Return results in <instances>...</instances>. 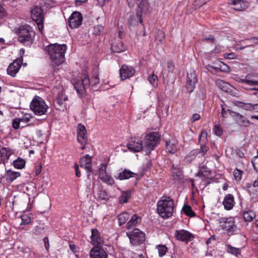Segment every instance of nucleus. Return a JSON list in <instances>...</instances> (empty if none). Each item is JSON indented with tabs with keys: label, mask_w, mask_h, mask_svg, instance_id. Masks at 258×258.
Listing matches in <instances>:
<instances>
[{
	"label": "nucleus",
	"mask_w": 258,
	"mask_h": 258,
	"mask_svg": "<svg viewBox=\"0 0 258 258\" xmlns=\"http://www.w3.org/2000/svg\"><path fill=\"white\" fill-rule=\"evenodd\" d=\"M90 238L92 244L95 246H101L103 244V238L101 237L100 232L96 228L91 229Z\"/></svg>",
	"instance_id": "ddd939ff"
},
{
	"label": "nucleus",
	"mask_w": 258,
	"mask_h": 258,
	"mask_svg": "<svg viewBox=\"0 0 258 258\" xmlns=\"http://www.w3.org/2000/svg\"><path fill=\"white\" fill-rule=\"evenodd\" d=\"M219 223L222 228L226 231L229 236L236 234L239 232V229L235 224L234 219L232 217L221 218L219 220Z\"/></svg>",
	"instance_id": "423d86ee"
},
{
	"label": "nucleus",
	"mask_w": 258,
	"mask_h": 258,
	"mask_svg": "<svg viewBox=\"0 0 258 258\" xmlns=\"http://www.w3.org/2000/svg\"><path fill=\"white\" fill-rule=\"evenodd\" d=\"M165 37V33L164 32L160 30H157L156 32L155 41L158 44L161 43L162 40Z\"/></svg>",
	"instance_id": "49530a36"
},
{
	"label": "nucleus",
	"mask_w": 258,
	"mask_h": 258,
	"mask_svg": "<svg viewBox=\"0 0 258 258\" xmlns=\"http://www.w3.org/2000/svg\"><path fill=\"white\" fill-rule=\"evenodd\" d=\"M74 167V169L75 170V172H76L75 174H76V176L80 177V176H81V172L79 171V166H78V165L77 164V163H75Z\"/></svg>",
	"instance_id": "69168bd1"
},
{
	"label": "nucleus",
	"mask_w": 258,
	"mask_h": 258,
	"mask_svg": "<svg viewBox=\"0 0 258 258\" xmlns=\"http://www.w3.org/2000/svg\"><path fill=\"white\" fill-rule=\"evenodd\" d=\"M21 219H22V222L20 224V225H27L29 223H30L31 222L30 217L26 215L22 216Z\"/></svg>",
	"instance_id": "864d4df0"
},
{
	"label": "nucleus",
	"mask_w": 258,
	"mask_h": 258,
	"mask_svg": "<svg viewBox=\"0 0 258 258\" xmlns=\"http://www.w3.org/2000/svg\"><path fill=\"white\" fill-rule=\"evenodd\" d=\"M141 220V218L137 215H134L131 220L127 223L126 228L127 229H130L135 226L137 223L140 222Z\"/></svg>",
	"instance_id": "c756f323"
},
{
	"label": "nucleus",
	"mask_w": 258,
	"mask_h": 258,
	"mask_svg": "<svg viewBox=\"0 0 258 258\" xmlns=\"http://www.w3.org/2000/svg\"><path fill=\"white\" fill-rule=\"evenodd\" d=\"M201 118V116L198 113H195L192 115V117H191V121L192 122L199 120Z\"/></svg>",
	"instance_id": "0e129e2a"
},
{
	"label": "nucleus",
	"mask_w": 258,
	"mask_h": 258,
	"mask_svg": "<svg viewBox=\"0 0 258 258\" xmlns=\"http://www.w3.org/2000/svg\"><path fill=\"white\" fill-rule=\"evenodd\" d=\"M148 81L153 88H155L157 86L158 78L154 74H152L148 76Z\"/></svg>",
	"instance_id": "37998d69"
},
{
	"label": "nucleus",
	"mask_w": 258,
	"mask_h": 258,
	"mask_svg": "<svg viewBox=\"0 0 258 258\" xmlns=\"http://www.w3.org/2000/svg\"><path fill=\"white\" fill-rule=\"evenodd\" d=\"M100 178L103 182L108 184L112 185L114 184V179L107 173H105L103 174L101 173Z\"/></svg>",
	"instance_id": "f704fd0d"
},
{
	"label": "nucleus",
	"mask_w": 258,
	"mask_h": 258,
	"mask_svg": "<svg viewBox=\"0 0 258 258\" xmlns=\"http://www.w3.org/2000/svg\"><path fill=\"white\" fill-rule=\"evenodd\" d=\"M198 82L197 75L195 72L187 73V85L190 86V92H192L195 87V85Z\"/></svg>",
	"instance_id": "bb28decb"
},
{
	"label": "nucleus",
	"mask_w": 258,
	"mask_h": 258,
	"mask_svg": "<svg viewBox=\"0 0 258 258\" xmlns=\"http://www.w3.org/2000/svg\"><path fill=\"white\" fill-rule=\"evenodd\" d=\"M228 113L234 118L235 123L241 127H248L251 123L244 116L237 112H234L230 109H227Z\"/></svg>",
	"instance_id": "9d476101"
},
{
	"label": "nucleus",
	"mask_w": 258,
	"mask_h": 258,
	"mask_svg": "<svg viewBox=\"0 0 258 258\" xmlns=\"http://www.w3.org/2000/svg\"><path fill=\"white\" fill-rule=\"evenodd\" d=\"M156 248L160 257L164 256L167 251V248L165 245H158L156 246Z\"/></svg>",
	"instance_id": "09e8293b"
},
{
	"label": "nucleus",
	"mask_w": 258,
	"mask_h": 258,
	"mask_svg": "<svg viewBox=\"0 0 258 258\" xmlns=\"http://www.w3.org/2000/svg\"><path fill=\"white\" fill-rule=\"evenodd\" d=\"M224 57L229 59H235L236 58V55L233 52L226 53L224 54Z\"/></svg>",
	"instance_id": "13d9d810"
},
{
	"label": "nucleus",
	"mask_w": 258,
	"mask_h": 258,
	"mask_svg": "<svg viewBox=\"0 0 258 258\" xmlns=\"http://www.w3.org/2000/svg\"><path fill=\"white\" fill-rule=\"evenodd\" d=\"M243 171L236 168L233 171V175L236 180H240L241 179Z\"/></svg>",
	"instance_id": "8fccbe9b"
},
{
	"label": "nucleus",
	"mask_w": 258,
	"mask_h": 258,
	"mask_svg": "<svg viewBox=\"0 0 258 258\" xmlns=\"http://www.w3.org/2000/svg\"><path fill=\"white\" fill-rule=\"evenodd\" d=\"M97 198L100 200H105L107 198V195L105 191L100 190Z\"/></svg>",
	"instance_id": "6e6d98bb"
},
{
	"label": "nucleus",
	"mask_w": 258,
	"mask_h": 258,
	"mask_svg": "<svg viewBox=\"0 0 258 258\" xmlns=\"http://www.w3.org/2000/svg\"><path fill=\"white\" fill-rule=\"evenodd\" d=\"M221 62L222 61H221L219 60H216L213 62V65L214 66V70L215 71L220 70V68H221Z\"/></svg>",
	"instance_id": "680f3d73"
},
{
	"label": "nucleus",
	"mask_w": 258,
	"mask_h": 258,
	"mask_svg": "<svg viewBox=\"0 0 258 258\" xmlns=\"http://www.w3.org/2000/svg\"><path fill=\"white\" fill-rule=\"evenodd\" d=\"M18 40L25 45H31L33 41L35 33L33 28L29 25L21 26L17 30Z\"/></svg>",
	"instance_id": "20e7f679"
},
{
	"label": "nucleus",
	"mask_w": 258,
	"mask_h": 258,
	"mask_svg": "<svg viewBox=\"0 0 258 258\" xmlns=\"http://www.w3.org/2000/svg\"><path fill=\"white\" fill-rule=\"evenodd\" d=\"M197 175L202 178L201 184L204 187L208 186L214 181L211 171L206 166H203L200 167Z\"/></svg>",
	"instance_id": "6e6552de"
},
{
	"label": "nucleus",
	"mask_w": 258,
	"mask_h": 258,
	"mask_svg": "<svg viewBox=\"0 0 258 258\" xmlns=\"http://www.w3.org/2000/svg\"><path fill=\"white\" fill-rule=\"evenodd\" d=\"M21 174L19 172L13 171L11 169L7 171L6 179L10 182L13 181L17 177L20 176Z\"/></svg>",
	"instance_id": "473e14b6"
},
{
	"label": "nucleus",
	"mask_w": 258,
	"mask_h": 258,
	"mask_svg": "<svg viewBox=\"0 0 258 258\" xmlns=\"http://www.w3.org/2000/svg\"><path fill=\"white\" fill-rule=\"evenodd\" d=\"M30 109L36 115H42L45 114L47 111L48 106L45 101L40 97L35 96L30 105Z\"/></svg>",
	"instance_id": "39448f33"
},
{
	"label": "nucleus",
	"mask_w": 258,
	"mask_h": 258,
	"mask_svg": "<svg viewBox=\"0 0 258 258\" xmlns=\"http://www.w3.org/2000/svg\"><path fill=\"white\" fill-rule=\"evenodd\" d=\"M172 174L173 176L175 179L179 180L182 177V171L179 167H174V165L172 166Z\"/></svg>",
	"instance_id": "a19ab883"
},
{
	"label": "nucleus",
	"mask_w": 258,
	"mask_h": 258,
	"mask_svg": "<svg viewBox=\"0 0 258 258\" xmlns=\"http://www.w3.org/2000/svg\"><path fill=\"white\" fill-rule=\"evenodd\" d=\"M166 148L168 152L171 154L175 153L177 151V147L175 142L171 140H168L166 142Z\"/></svg>",
	"instance_id": "e433bc0d"
},
{
	"label": "nucleus",
	"mask_w": 258,
	"mask_h": 258,
	"mask_svg": "<svg viewBox=\"0 0 258 258\" xmlns=\"http://www.w3.org/2000/svg\"><path fill=\"white\" fill-rule=\"evenodd\" d=\"M229 67L227 64H226L225 63L222 61L221 64V68L219 71L223 72H227L229 71Z\"/></svg>",
	"instance_id": "bf43d9fd"
},
{
	"label": "nucleus",
	"mask_w": 258,
	"mask_h": 258,
	"mask_svg": "<svg viewBox=\"0 0 258 258\" xmlns=\"http://www.w3.org/2000/svg\"><path fill=\"white\" fill-rule=\"evenodd\" d=\"M7 15L5 9L0 5V18H4Z\"/></svg>",
	"instance_id": "338daca9"
},
{
	"label": "nucleus",
	"mask_w": 258,
	"mask_h": 258,
	"mask_svg": "<svg viewBox=\"0 0 258 258\" xmlns=\"http://www.w3.org/2000/svg\"><path fill=\"white\" fill-rule=\"evenodd\" d=\"M251 163L253 167L254 170L258 172V155H256L252 158Z\"/></svg>",
	"instance_id": "5fc2aeb1"
},
{
	"label": "nucleus",
	"mask_w": 258,
	"mask_h": 258,
	"mask_svg": "<svg viewBox=\"0 0 258 258\" xmlns=\"http://www.w3.org/2000/svg\"><path fill=\"white\" fill-rule=\"evenodd\" d=\"M161 135L157 132L146 135V154H149L154 150L160 141Z\"/></svg>",
	"instance_id": "0eeeda50"
},
{
	"label": "nucleus",
	"mask_w": 258,
	"mask_h": 258,
	"mask_svg": "<svg viewBox=\"0 0 258 258\" xmlns=\"http://www.w3.org/2000/svg\"><path fill=\"white\" fill-rule=\"evenodd\" d=\"M235 204L234 196L232 194L226 195L223 201L224 209L226 210H230L234 207Z\"/></svg>",
	"instance_id": "393cba45"
},
{
	"label": "nucleus",
	"mask_w": 258,
	"mask_h": 258,
	"mask_svg": "<svg viewBox=\"0 0 258 258\" xmlns=\"http://www.w3.org/2000/svg\"><path fill=\"white\" fill-rule=\"evenodd\" d=\"M126 147L128 149L132 152H138L143 148L142 141L138 138H132Z\"/></svg>",
	"instance_id": "2eb2a0df"
},
{
	"label": "nucleus",
	"mask_w": 258,
	"mask_h": 258,
	"mask_svg": "<svg viewBox=\"0 0 258 258\" xmlns=\"http://www.w3.org/2000/svg\"><path fill=\"white\" fill-rule=\"evenodd\" d=\"M210 0H196L194 3V5L196 8H199Z\"/></svg>",
	"instance_id": "603ef678"
},
{
	"label": "nucleus",
	"mask_w": 258,
	"mask_h": 258,
	"mask_svg": "<svg viewBox=\"0 0 258 258\" xmlns=\"http://www.w3.org/2000/svg\"><path fill=\"white\" fill-rule=\"evenodd\" d=\"M175 236L177 240L186 242L190 241L194 238L190 232L184 230H176Z\"/></svg>",
	"instance_id": "4be33fe9"
},
{
	"label": "nucleus",
	"mask_w": 258,
	"mask_h": 258,
	"mask_svg": "<svg viewBox=\"0 0 258 258\" xmlns=\"http://www.w3.org/2000/svg\"><path fill=\"white\" fill-rule=\"evenodd\" d=\"M32 232L36 236L42 235L45 232V227L44 225L40 224L33 228Z\"/></svg>",
	"instance_id": "2f4dec72"
},
{
	"label": "nucleus",
	"mask_w": 258,
	"mask_h": 258,
	"mask_svg": "<svg viewBox=\"0 0 258 258\" xmlns=\"http://www.w3.org/2000/svg\"><path fill=\"white\" fill-rule=\"evenodd\" d=\"M31 17L32 19L37 23L40 31H42L43 28V12L41 8L35 7L31 11Z\"/></svg>",
	"instance_id": "1a4fd4ad"
},
{
	"label": "nucleus",
	"mask_w": 258,
	"mask_h": 258,
	"mask_svg": "<svg viewBox=\"0 0 258 258\" xmlns=\"http://www.w3.org/2000/svg\"><path fill=\"white\" fill-rule=\"evenodd\" d=\"M240 81L250 86L258 85V74H248L244 79H240Z\"/></svg>",
	"instance_id": "a878e982"
},
{
	"label": "nucleus",
	"mask_w": 258,
	"mask_h": 258,
	"mask_svg": "<svg viewBox=\"0 0 258 258\" xmlns=\"http://www.w3.org/2000/svg\"><path fill=\"white\" fill-rule=\"evenodd\" d=\"M99 83V78L97 76L92 77L91 80L86 74H83L81 79H74L72 84L76 89L78 94L82 97L85 94L86 89L92 86L95 88V86Z\"/></svg>",
	"instance_id": "f03ea898"
},
{
	"label": "nucleus",
	"mask_w": 258,
	"mask_h": 258,
	"mask_svg": "<svg viewBox=\"0 0 258 258\" xmlns=\"http://www.w3.org/2000/svg\"><path fill=\"white\" fill-rule=\"evenodd\" d=\"M227 249L226 251L228 253L233 254L235 256H238L240 254V249L236 248L230 244L226 245Z\"/></svg>",
	"instance_id": "79ce46f5"
},
{
	"label": "nucleus",
	"mask_w": 258,
	"mask_h": 258,
	"mask_svg": "<svg viewBox=\"0 0 258 258\" xmlns=\"http://www.w3.org/2000/svg\"><path fill=\"white\" fill-rule=\"evenodd\" d=\"M25 164V160L20 157H18L16 160H14L13 162V165L16 168L19 169H21L24 168Z\"/></svg>",
	"instance_id": "58836bf2"
},
{
	"label": "nucleus",
	"mask_w": 258,
	"mask_h": 258,
	"mask_svg": "<svg viewBox=\"0 0 258 258\" xmlns=\"http://www.w3.org/2000/svg\"><path fill=\"white\" fill-rule=\"evenodd\" d=\"M91 161V157L88 155L82 157L80 160L81 167L86 170L88 179L90 178V173L92 172Z\"/></svg>",
	"instance_id": "4468645a"
},
{
	"label": "nucleus",
	"mask_w": 258,
	"mask_h": 258,
	"mask_svg": "<svg viewBox=\"0 0 258 258\" xmlns=\"http://www.w3.org/2000/svg\"><path fill=\"white\" fill-rule=\"evenodd\" d=\"M126 234L131 242L140 244L145 240V234L138 228L134 229L132 232H127Z\"/></svg>",
	"instance_id": "9b49d317"
},
{
	"label": "nucleus",
	"mask_w": 258,
	"mask_h": 258,
	"mask_svg": "<svg viewBox=\"0 0 258 258\" xmlns=\"http://www.w3.org/2000/svg\"><path fill=\"white\" fill-rule=\"evenodd\" d=\"M137 174L130 171V170L124 169L122 171L118 172L114 175V178L120 180L128 179L131 177H135Z\"/></svg>",
	"instance_id": "b1692460"
},
{
	"label": "nucleus",
	"mask_w": 258,
	"mask_h": 258,
	"mask_svg": "<svg viewBox=\"0 0 258 258\" xmlns=\"http://www.w3.org/2000/svg\"><path fill=\"white\" fill-rule=\"evenodd\" d=\"M20 120L18 118L14 119L12 124L13 127L16 130L18 129L20 127Z\"/></svg>",
	"instance_id": "052dcab7"
},
{
	"label": "nucleus",
	"mask_w": 258,
	"mask_h": 258,
	"mask_svg": "<svg viewBox=\"0 0 258 258\" xmlns=\"http://www.w3.org/2000/svg\"><path fill=\"white\" fill-rule=\"evenodd\" d=\"M255 217V213L251 210L246 211L243 214V217L246 222H251Z\"/></svg>",
	"instance_id": "72a5a7b5"
},
{
	"label": "nucleus",
	"mask_w": 258,
	"mask_h": 258,
	"mask_svg": "<svg viewBox=\"0 0 258 258\" xmlns=\"http://www.w3.org/2000/svg\"><path fill=\"white\" fill-rule=\"evenodd\" d=\"M22 62L21 59L15 60L7 69L8 74L13 77H15L21 67Z\"/></svg>",
	"instance_id": "f3484780"
},
{
	"label": "nucleus",
	"mask_w": 258,
	"mask_h": 258,
	"mask_svg": "<svg viewBox=\"0 0 258 258\" xmlns=\"http://www.w3.org/2000/svg\"><path fill=\"white\" fill-rule=\"evenodd\" d=\"M68 100V96L59 93L53 102L54 106L56 110L63 111L66 108V104L64 102Z\"/></svg>",
	"instance_id": "dca6fc26"
},
{
	"label": "nucleus",
	"mask_w": 258,
	"mask_h": 258,
	"mask_svg": "<svg viewBox=\"0 0 258 258\" xmlns=\"http://www.w3.org/2000/svg\"><path fill=\"white\" fill-rule=\"evenodd\" d=\"M43 242L44 243L45 247L47 250H48L49 247V240L47 237H44L43 239Z\"/></svg>",
	"instance_id": "774afa93"
},
{
	"label": "nucleus",
	"mask_w": 258,
	"mask_h": 258,
	"mask_svg": "<svg viewBox=\"0 0 258 258\" xmlns=\"http://www.w3.org/2000/svg\"><path fill=\"white\" fill-rule=\"evenodd\" d=\"M216 83L223 91L229 93H232L231 89H234V88L231 86L229 84L222 80H218Z\"/></svg>",
	"instance_id": "c85d7f7f"
},
{
	"label": "nucleus",
	"mask_w": 258,
	"mask_h": 258,
	"mask_svg": "<svg viewBox=\"0 0 258 258\" xmlns=\"http://www.w3.org/2000/svg\"><path fill=\"white\" fill-rule=\"evenodd\" d=\"M87 131L85 126L79 123L77 130V140L81 144H86L87 140Z\"/></svg>",
	"instance_id": "aec40b11"
},
{
	"label": "nucleus",
	"mask_w": 258,
	"mask_h": 258,
	"mask_svg": "<svg viewBox=\"0 0 258 258\" xmlns=\"http://www.w3.org/2000/svg\"><path fill=\"white\" fill-rule=\"evenodd\" d=\"M182 210L187 216L192 217L196 216L195 213L192 210L191 207L188 205H184Z\"/></svg>",
	"instance_id": "a18cd8bd"
},
{
	"label": "nucleus",
	"mask_w": 258,
	"mask_h": 258,
	"mask_svg": "<svg viewBox=\"0 0 258 258\" xmlns=\"http://www.w3.org/2000/svg\"><path fill=\"white\" fill-rule=\"evenodd\" d=\"M12 154V151L9 148L3 147L0 149L1 160L4 161L8 160Z\"/></svg>",
	"instance_id": "7c9ffc66"
},
{
	"label": "nucleus",
	"mask_w": 258,
	"mask_h": 258,
	"mask_svg": "<svg viewBox=\"0 0 258 258\" xmlns=\"http://www.w3.org/2000/svg\"><path fill=\"white\" fill-rule=\"evenodd\" d=\"M233 104L239 108H242L247 111H253V104L250 103H244L239 101H234Z\"/></svg>",
	"instance_id": "cd10ccee"
},
{
	"label": "nucleus",
	"mask_w": 258,
	"mask_h": 258,
	"mask_svg": "<svg viewBox=\"0 0 258 258\" xmlns=\"http://www.w3.org/2000/svg\"><path fill=\"white\" fill-rule=\"evenodd\" d=\"M131 195L132 193L131 191L127 190L122 191L121 196L119 197V203L120 204L127 203L128 202V199L131 198Z\"/></svg>",
	"instance_id": "ea45409f"
},
{
	"label": "nucleus",
	"mask_w": 258,
	"mask_h": 258,
	"mask_svg": "<svg viewBox=\"0 0 258 258\" xmlns=\"http://www.w3.org/2000/svg\"><path fill=\"white\" fill-rule=\"evenodd\" d=\"M209 150V147L205 145L201 146L200 149H199V154L200 156H204Z\"/></svg>",
	"instance_id": "3c124183"
},
{
	"label": "nucleus",
	"mask_w": 258,
	"mask_h": 258,
	"mask_svg": "<svg viewBox=\"0 0 258 258\" xmlns=\"http://www.w3.org/2000/svg\"><path fill=\"white\" fill-rule=\"evenodd\" d=\"M135 73L133 67L123 64L120 69V77L122 80H124L132 77Z\"/></svg>",
	"instance_id": "6ab92c4d"
},
{
	"label": "nucleus",
	"mask_w": 258,
	"mask_h": 258,
	"mask_svg": "<svg viewBox=\"0 0 258 258\" xmlns=\"http://www.w3.org/2000/svg\"><path fill=\"white\" fill-rule=\"evenodd\" d=\"M129 215L127 213H122L118 216V224L121 226L129 219Z\"/></svg>",
	"instance_id": "c03bdc74"
},
{
	"label": "nucleus",
	"mask_w": 258,
	"mask_h": 258,
	"mask_svg": "<svg viewBox=\"0 0 258 258\" xmlns=\"http://www.w3.org/2000/svg\"><path fill=\"white\" fill-rule=\"evenodd\" d=\"M174 202L170 197H162L158 202L157 212L159 215L163 218L171 217L173 213Z\"/></svg>",
	"instance_id": "7ed1b4c3"
},
{
	"label": "nucleus",
	"mask_w": 258,
	"mask_h": 258,
	"mask_svg": "<svg viewBox=\"0 0 258 258\" xmlns=\"http://www.w3.org/2000/svg\"><path fill=\"white\" fill-rule=\"evenodd\" d=\"M67 49L66 44L55 43L49 44L46 47V51L51 61L57 66L65 61V53Z\"/></svg>",
	"instance_id": "f257e3e1"
},
{
	"label": "nucleus",
	"mask_w": 258,
	"mask_h": 258,
	"mask_svg": "<svg viewBox=\"0 0 258 258\" xmlns=\"http://www.w3.org/2000/svg\"><path fill=\"white\" fill-rule=\"evenodd\" d=\"M91 258H108L107 252L100 246H94L90 251Z\"/></svg>",
	"instance_id": "412c9836"
},
{
	"label": "nucleus",
	"mask_w": 258,
	"mask_h": 258,
	"mask_svg": "<svg viewBox=\"0 0 258 258\" xmlns=\"http://www.w3.org/2000/svg\"><path fill=\"white\" fill-rule=\"evenodd\" d=\"M106 168L107 165L105 163H103L101 165V166L99 169V176H100V174L102 173L103 174L105 173H107L106 172Z\"/></svg>",
	"instance_id": "4d7b16f0"
},
{
	"label": "nucleus",
	"mask_w": 258,
	"mask_h": 258,
	"mask_svg": "<svg viewBox=\"0 0 258 258\" xmlns=\"http://www.w3.org/2000/svg\"><path fill=\"white\" fill-rule=\"evenodd\" d=\"M82 15L81 13L74 12L69 18L68 23L72 29L76 28L79 27L82 23Z\"/></svg>",
	"instance_id": "f8f14e48"
},
{
	"label": "nucleus",
	"mask_w": 258,
	"mask_h": 258,
	"mask_svg": "<svg viewBox=\"0 0 258 258\" xmlns=\"http://www.w3.org/2000/svg\"><path fill=\"white\" fill-rule=\"evenodd\" d=\"M214 131L216 135L218 136L222 135L223 131L219 126L215 125L214 127Z\"/></svg>",
	"instance_id": "e2e57ef3"
},
{
	"label": "nucleus",
	"mask_w": 258,
	"mask_h": 258,
	"mask_svg": "<svg viewBox=\"0 0 258 258\" xmlns=\"http://www.w3.org/2000/svg\"><path fill=\"white\" fill-rule=\"evenodd\" d=\"M136 3L138 5L136 12L137 17L140 23L144 27L142 17L145 14V0H136Z\"/></svg>",
	"instance_id": "5701e85b"
},
{
	"label": "nucleus",
	"mask_w": 258,
	"mask_h": 258,
	"mask_svg": "<svg viewBox=\"0 0 258 258\" xmlns=\"http://www.w3.org/2000/svg\"><path fill=\"white\" fill-rule=\"evenodd\" d=\"M111 49L113 52L119 53L125 50V47L121 41H119L116 44L112 45Z\"/></svg>",
	"instance_id": "4c0bfd02"
},
{
	"label": "nucleus",
	"mask_w": 258,
	"mask_h": 258,
	"mask_svg": "<svg viewBox=\"0 0 258 258\" xmlns=\"http://www.w3.org/2000/svg\"><path fill=\"white\" fill-rule=\"evenodd\" d=\"M227 3L233 6V9L237 11H243L249 6L248 3L243 0H228Z\"/></svg>",
	"instance_id": "a211bd4d"
},
{
	"label": "nucleus",
	"mask_w": 258,
	"mask_h": 258,
	"mask_svg": "<svg viewBox=\"0 0 258 258\" xmlns=\"http://www.w3.org/2000/svg\"><path fill=\"white\" fill-rule=\"evenodd\" d=\"M104 30V27L101 25L95 26L93 30V34L95 35H100Z\"/></svg>",
	"instance_id": "de8ad7c7"
},
{
	"label": "nucleus",
	"mask_w": 258,
	"mask_h": 258,
	"mask_svg": "<svg viewBox=\"0 0 258 258\" xmlns=\"http://www.w3.org/2000/svg\"><path fill=\"white\" fill-rule=\"evenodd\" d=\"M198 156H200L199 149H194L188 154L185 157V160L187 162H191Z\"/></svg>",
	"instance_id": "c9c22d12"
}]
</instances>
